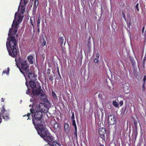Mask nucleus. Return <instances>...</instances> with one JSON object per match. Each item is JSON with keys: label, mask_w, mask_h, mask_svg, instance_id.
<instances>
[{"label": "nucleus", "mask_w": 146, "mask_h": 146, "mask_svg": "<svg viewBox=\"0 0 146 146\" xmlns=\"http://www.w3.org/2000/svg\"><path fill=\"white\" fill-rule=\"evenodd\" d=\"M38 0H35L34 1V6H33V10L36 11V8L38 6Z\"/></svg>", "instance_id": "2eb2a0df"}, {"label": "nucleus", "mask_w": 146, "mask_h": 146, "mask_svg": "<svg viewBox=\"0 0 146 146\" xmlns=\"http://www.w3.org/2000/svg\"><path fill=\"white\" fill-rule=\"evenodd\" d=\"M42 113L41 112L36 111L35 112L34 117L35 119H33V122L35 125H38L44 123V121L41 119Z\"/></svg>", "instance_id": "20e7f679"}, {"label": "nucleus", "mask_w": 146, "mask_h": 146, "mask_svg": "<svg viewBox=\"0 0 146 146\" xmlns=\"http://www.w3.org/2000/svg\"><path fill=\"white\" fill-rule=\"evenodd\" d=\"M115 119L114 115L112 114L110 115L108 117V122L109 124L113 125L115 123Z\"/></svg>", "instance_id": "6e6552de"}, {"label": "nucleus", "mask_w": 146, "mask_h": 146, "mask_svg": "<svg viewBox=\"0 0 146 146\" xmlns=\"http://www.w3.org/2000/svg\"><path fill=\"white\" fill-rule=\"evenodd\" d=\"M36 111L45 113L47 112L46 108L42 103H40L36 108Z\"/></svg>", "instance_id": "0eeeda50"}, {"label": "nucleus", "mask_w": 146, "mask_h": 146, "mask_svg": "<svg viewBox=\"0 0 146 146\" xmlns=\"http://www.w3.org/2000/svg\"><path fill=\"white\" fill-rule=\"evenodd\" d=\"M26 85H27V86H28V85H27V82H26Z\"/></svg>", "instance_id": "49530a36"}, {"label": "nucleus", "mask_w": 146, "mask_h": 146, "mask_svg": "<svg viewBox=\"0 0 146 146\" xmlns=\"http://www.w3.org/2000/svg\"><path fill=\"white\" fill-rule=\"evenodd\" d=\"M113 105L115 107H117L119 106L118 103L116 101H113Z\"/></svg>", "instance_id": "4be33fe9"}, {"label": "nucleus", "mask_w": 146, "mask_h": 146, "mask_svg": "<svg viewBox=\"0 0 146 146\" xmlns=\"http://www.w3.org/2000/svg\"><path fill=\"white\" fill-rule=\"evenodd\" d=\"M14 29L12 27L10 29L8 34V37L6 42V46L9 55L13 57H15L17 54V50L16 48L17 42L15 39Z\"/></svg>", "instance_id": "f257e3e1"}, {"label": "nucleus", "mask_w": 146, "mask_h": 146, "mask_svg": "<svg viewBox=\"0 0 146 146\" xmlns=\"http://www.w3.org/2000/svg\"><path fill=\"white\" fill-rule=\"evenodd\" d=\"M6 110L4 108H3V110H1V112L0 113L1 114H0L1 115H2V114H3V115H5L4 112Z\"/></svg>", "instance_id": "393cba45"}, {"label": "nucleus", "mask_w": 146, "mask_h": 146, "mask_svg": "<svg viewBox=\"0 0 146 146\" xmlns=\"http://www.w3.org/2000/svg\"><path fill=\"white\" fill-rule=\"evenodd\" d=\"M30 112L31 113H34L35 111V110H34L33 109H31V108L30 109Z\"/></svg>", "instance_id": "c756f323"}, {"label": "nucleus", "mask_w": 146, "mask_h": 146, "mask_svg": "<svg viewBox=\"0 0 146 146\" xmlns=\"http://www.w3.org/2000/svg\"><path fill=\"white\" fill-rule=\"evenodd\" d=\"M64 129L65 132L66 133H68L69 132V130L70 128L69 127L68 123H65L64 125Z\"/></svg>", "instance_id": "9b49d317"}, {"label": "nucleus", "mask_w": 146, "mask_h": 146, "mask_svg": "<svg viewBox=\"0 0 146 146\" xmlns=\"http://www.w3.org/2000/svg\"><path fill=\"white\" fill-rule=\"evenodd\" d=\"M100 54L98 53H97L96 54V57L97 58H98L99 57Z\"/></svg>", "instance_id": "2f4dec72"}, {"label": "nucleus", "mask_w": 146, "mask_h": 146, "mask_svg": "<svg viewBox=\"0 0 146 146\" xmlns=\"http://www.w3.org/2000/svg\"><path fill=\"white\" fill-rule=\"evenodd\" d=\"M99 132L100 135L103 136L106 133V129L104 128H101L99 130Z\"/></svg>", "instance_id": "f8f14e48"}, {"label": "nucleus", "mask_w": 146, "mask_h": 146, "mask_svg": "<svg viewBox=\"0 0 146 146\" xmlns=\"http://www.w3.org/2000/svg\"><path fill=\"white\" fill-rule=\"evenodd\" d=\"M2 122V119L1 117V115L0 114V123Z\"/></svg>", "instance_id": "f704fd0d"}, {"label": "nucleus", "mask_w": 146, "mask_h": 146, "mask_svg": "<svg viewBox=\"0 0 146 146\" xmlns=\"http://www.w3.org/2000/svg\"><path fill=\"white\" fill-rule=\"evenodd\" d=\"M46 42H43V46H44L46 44Z\"/></svg>", "instance_id": "e433bc0d"}, {"label": "nucleus", "mask_w": 146, "mask_h": 146, "mask_svg": "<svg viewBox=\"0 0 146 146\" xmlns=\"http://www.w3.org/2000/svg\"><path fill=\"white\" fill-rule=\"evenodd\" d=\"M145 77H146V76H144V78H143V80H145Z\"/></svg>", "instance_id": "a19ab883"}, {"label": "nucleus", "mask_w": 146, "mask_h": 146, "mask_svg": "<svg viewBox=\"0 0 146 146\" xmlns=\"http://www.w3.org/2000/svg\"><path fill=\"white\" fill-rule=\"evenodd\" d=\"M52 146H60V145L57 142L54 141L52 143Z\"/></svg>", "instance_id": "412c9836"}, {"label": "nucleus", "mask_w": 146, "mask_h": 146, "mask_svg": "<svg viewBox=\"0 0 146 146\" xmlns=\"http://www.w3.org/2000/svg\"><path fill=\"white\" fill-rule=\"evenodd\" d=\"M54 127L56 131L58 129V125L56 122L54 123Z\"/></svg>", "instance_id": "a211bd4d"}, {"label": "nucleus", "mask_w": 146, "mask_h": 146, "mask_svg": "<svg viewBox=\"0 0 146 146\" xmlns=\"http://www.w3.org/2000/svg\"><path fill=\"white\" fill-rule=\"evenodd\" d=\"M2 116L3 119L5 120H7L9 118L8 116L6 114H5L4 115L3 114H2Z\"/></svg>", "instance_id": "6ab92c4d"}, {"label": "nucleus", "mask_w": 146, "mask_h": 146, "mask_svg": "<svg viewBox=\"0 0 146 146\" xmlns=\"http://www.w3.org/2000/svg\"><path fill=\"white\" fill-rule=\"evenodd\" d=\"M144 29H145V28L144 27H143V28L142 30V33H143L144 32Z\"/></svg>", "instance_id": "4c0bfd02"}, {"label": "nucleus", "mask_w": 146, "mask_h": 146, "mask_svg": "<svg viewBox=\"0 0 146 146\" xmlns=\"http://www.w3.org/2000/svg\"><path fill=\"white\" fill-rule=\"evenodd\" d=\"M31 105H30V106H29L31 107Z\"/></svg>", "instance_id": "de8ad7c7"}, {"label": "nucleus", "mask_w": 146, "mask_h": 146, "mask_svg": "<svg viewBox=\"0 0 146 146\" xmlns=\"http://www.w3.org/2000/svg\"><path fill=\"white\" fill-rule=\"evenodd\" d=\"M39 95L40 96V98L42 100H44L46 98V96L44 93L41 92L39 93L38 95Z\"/></svg>", "instance_id": "ddd939ff"}, {"label": "nucleus", "mask_w": 146, "mask_h": 146, "mask_svg": "<svg viewBox=\"0 0 146 146\" xmlns=\"http://www.w3.org/2000/svg\"><path fill=\"white\" fill-rule=\"evenodd\" d=\"M64 41V39L62 37H60L59 39V42L60 43V44L62 46V44Z\"/></svg>", "instance_id": "aec40b11"}, {"label": "nucleus", "mask_w": 146, "mask_h": 146, "mask_svg": "<svg viewBox=\"0 0 146 146\" xmlns=\"http://www.w3.org/2000/svg\"><path fill=\"white\" fill-rule=\"evenodd\" d=\"M49 79L50 80H53V78L52 77H50L49 78Z\"/></svg>", "instance_id": "58836bf2"}, {"label": "nucleus", "mask_w": 146, "mask_h": 146, "mask_svg": "<svg viewBox=\"0 0 146 146\" xmlns=\"http://www.w3.org/2000/svg\"><path fill=\"white\" fill-rule=\"evenodd\" d=\"M123 104V101H121L119 102V104L121 106H122Z\"/></svg>", "instance_id": "473e14b6"}, {"label": "nucleus", "mask_w": 146, "mask_h": 146, "mask_svg": "<svg viewBox=\"0 0 146 146\" xmlns=\"http://www.w3.org/2000/svg\"><path fill=\"white\" fill-rule=\"evenodd\" d=\"M94 62L95 63H98L99 62V60L98 59H97L96 58H95L94 59Z\"/></svg>", "instance_id": "bb28decb"}, {"label": "nucleus", "mask_w": 146, "mask_h": 146, "mask_svg": "<svg viewBox=\"0 0 146 146\" xmlns=\"http://www.w3.org/2000/svg\"><path fill=\"white\" fill-rule=\"evenodd\" d=\"M40 20H41V17L40 16H39L38 19V20L37 21V27H39L40 24Z\"/></svg>", "instance_id": "f3484780"}, {"label": "nucleus", "mask_w": 146, "mask_h": 146, "mask_svg": "<svg viewBox=\"0 0 146 146\" xmlns=\"http://www.w3.org/2000/svg\"><path fill=\"white\" fill-rule=\"evenodd\" d=\"M38 128L37 130L38 133L43 138L48 134L44 125V123L41 124L37 125Z\"/></svg>", "instance_id": "39448f33"}, {"label": "nucleus", "mask_w": 146, "mask_h": 146, "mask_svg": "<svg viewBox=\"0 0 146 146\" xmlns=\"http://www.w3.org/2000/svg\"><path fill=\"white\" fill-rule=\"evenodd\" d=\"M72 125L75 127H76V122L74 119H73L72 121Z\"/></svg>", "instance_id": "b1692460"}, {"label": "nucleus", "mask_w": 146, "mask_h": 146, "mask_svg": "<svg viewBox=\"0 0 146 146\" xmlns=\"http://www.w3.org/2000/svg\"><path fill=\"white\" fill-rule=\"evenodd\" d=\"M1 101L2 102H3L4 101V100L3 98H1Z\"/></svg>", "instance_id": "79ce46f5"}, {"label": "nucleus", "mask_w": 146, "mask_h": 146, "mask_svg": "<svg viewBox=\"0 0 146 146\" xmlns=\"http://www.w3.org/2000/svg\"><path fill=\"white\" fill-rule=\"evenodd\" d=\"M47 5V3H45L44 4H43V6L44 7H46V6Z\"/></svg>", "instance_id": "72a5a7b5"}, {"label": "nucleus", "mask_w": 146, "mask_h": 146, "mask_svg": "<svg viewBox=\"0 0 146 146\" xmlns=\"http://www.w3.org/2000/svg\"><path fill=\"white\" fill-rule=\"evenodd\" d=\"M41 92L42 93V92ZM42 93H43V92H42Z\"/></svg>", "instance_id": "09e8293b"}, {"label": "nucleus", "mask_w": 146, "mask_h": 146, "mask_svg": "<svg viewBox=\"0 0 146 146\" xmlns=\"http://www.w3.org/2000/svg\"><path fill=\"white\" fill-rule=\"evenodd\" d=\"M5 72H6L5 71H4L3 72V73L4 74H5Z\"/></svg>", "instance_id": "c03bdc74"}, {"label": "nucleus", "mask_w": 146, "mask_h": 146, "mask_svg": "<svg viewBox=\"0 0 146 146\" xmlns=\"http://www.w3.org/2000/svg\"><path fill=\"white\" fill-rule=\"evenodd\" d=\"M137 128L134 130L132 135V137L135 140L136 139L137 136Z\"/></svg>", "instance_id": "4468645a"}, {"label": "nucleus", "mask_w": 146, "mask_h": 146, "mask_svg": "<svg viewBox=\"0 0 146 146\" xmlns=\"http://www.w3.org/2000/svg\"><path fill=\"white\" fill-rule=\"evenodd\" d=\"M33 59V57L32 56H29L27 57V59L29 61L30 64H32L33 63V61L32 60Z\"/></svg>", "instance_id": "dca6fc26"}, {"label": "nucleus", "mask_w": 146, "mask_h": 146, "mask_svg": "<svg viewBox=\"0 0 146 146\" xmlns=\"http://www.w3.org/2000/svg\"><path fill=\"white\" fill-rule=\"evenodd\" d=\"M28 75L29 78L32 81H35L37 79V76L35 75L34 74L33 72H29L28 74Z\"/></svg>", "instance_id": "1a4fd4ad"}, {"label": "nucleus", "mask_w": 146, "mask_h": 146, "mask_svg": "<svg viewBox=\"0 0 146 146\" xmlns=\"http://www.w3.org/2000/svg\"><path fill=\"white\" fill-rule=\"evenodd\" d=\"M38 27V29L37 31H38V32H40V29H39V27Z\"/></svg>", "instance_id": "ea45409f"}, {"label": "nucleus", "mask_w": 146, "mask_h": 146, "mask_svg": "<svg viewBox=\"0 0 146 146\" xmlns=\"http://www.w3.org/2000/svg\"><path fill=\"white\" fill-rule=\"evenodd\" d=\"M125 109L126 108H125L124 110H122V111L121 113V115H124L125 110Z\"/></svg>", "instance_id": "a878e982"}, {"label": "nucleus", "mask_w": 146, "mask_h": 146, "mask_svg": "<svg viewBox=\"0 0 146 146\" xmlns=\"http://www.w3.org/2000/svg\"><path fill=\"white\" fill-rule=\"evenodd\" d=\"M25 11L24 7L22 6L21 9L19 8L18 9L19 13H16L15 16V19L14 20L12 27L13 29H14V33L17 32V26L19 23L22 21L23 17V13Z\"/></svg>", "instance_id": "f03ea898"}, {"label": "nucleus", "mask_w": 146, "mask_h": 146, "mask_svg": "<svg viewBox=\"0 0 146 146\" xmlns=\"http://www.w3.org/2000/svg\"><path fill=\"white\" fill-rule=\"evenodd\" d=\"M75 130H74V134L76 136V138L77 139V127H75Z\"/></svg>", "instance_id": "5701e85b"}, {"label": "nucleus", "mask_w": 146, "mask_h": 146, "mask_svg": "<svg viewBox=\"0 0 146 146\" xmlns=\"http://www.w3.org/2000/svg\"><path fill=\"white\" fill-rule=\"evenodd\" d=\"M43 139L48 142H51L53 141L52 137L50 135H49V134L44 137H43Z\"/></svg>", "instance_id": "9d476101"}, {"label": "nucleus", "mask_w": 146, "mask_h": 146, "mask_svg": "<svg viewBox=\"0 0 146 146\" xmlns=\"http://www.w3.org/2000/svg\"><path fill=\"white\" fill-rule=\"evenodd\" d=\"M21 68L23 71L20 70V71L25 76V74H27L28 73L30 72L29 66L28 64L27 61L25 60H23L21 61Z\"/></svg>", "instance_id": "423d86ee"}, {"label": "nucleus", "mask_w": 146, "mask_h": 146, "mask_svg": "<svg viewBox=\"0 0 146 146\" xmlns=\"http://www.w3.org/2000/svg\"><path fill=\"white\" fill-rule=\"evenodd\" d=\"M30 87L32 88V93L33 95H37L40 93L41 87L39 83L33 81L29 82Z\"/></svg>", "instance_id": "7ed1b4c3"}, {"label": "nucleus", "mask_w": 146, "mask_h": 146, "mask_svg": "<svg viewBox=\"0 0 146 146\" xmlns=\"http://www.w3.org/2000/svg\"><path fill=\"white\" fill-rule=\"evenodd\" d=\"M138 6H139V4H138V3H137L135 6V8L137 9V11H139Z\"/></svg>", "instance_id": "cd10ccee"}, {"label": "nucleus", "mask_w": 146, "mask_h": 146, "mask_svg": "<svg viewBox=\"0 0 146 146\" xmlns=\"http://www.w3.org/2000/svg\"><path fill=\"white\" fill-rule=\"evenodd\" d=\"M33 99H31V100H30V101L31 102H32L33 101Z\"/></svg>", "instance_id": "37998d69"}, {"label": "nucleus", "mask_w": 146, "mask_h": 146, "mask_svg": "<svg viewBox=\"0 0 146 146\" xmlns=\"http://www.w3.org/2000/svg\"><path fill=\"white\" fill-rule=\"evenodd\" d=\"M30 113H28V115L27 116V117H28V118L27 119H28L29 118V116L30 115Z\"/></svg>", "instance_id": "c9c22d12"}, {"label": "nucleus", "mask_w": 146, "mask_h": 146, "mask_svg": "<svg viewBox=\"0 0 146 146\" xmlns=\"http://www.w3.org/2000/svg\"><path fill=\"white\" fill-rule=\"evenodd\" d=\"M100 146H104V145L101 144L100 145Z\"/></svg>", "instance_id": "a18cd8bd"}, {"label": "nucleus", "mask_w": 146, "mask_h": 146, "mask_svg": "<svg viewBox=\"0 0 146 146\" xmlns=\"http://www.w3.org/2000/svg\"><path fill=\"white\" fill-rule=\"evenodd\" d=\"M71 119H72V120H73V119H74V112H73L72 114V116L71 117Z\"/></svg>", "instance_id": "c85d7f7f"}, {"label": "nucleus", "mask_w": 146, "mask_h": 146, "mask_svg": "<svg viewBox=\"0 0 146 146\" xmlns=\"http://www.w3.org/2000/svg\"><path fill=\"white\" fill-rule=\"evenodd\" d=\"M24 4L25 5L28 3V0H24Z\"/></svg>", "instance_id": "7c9ffc66"}]
</instances>
